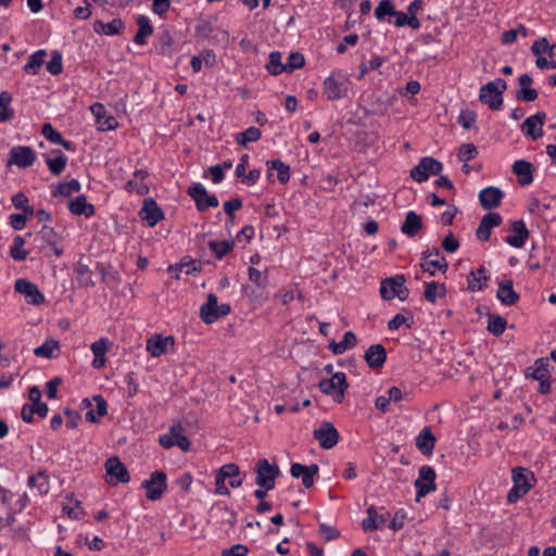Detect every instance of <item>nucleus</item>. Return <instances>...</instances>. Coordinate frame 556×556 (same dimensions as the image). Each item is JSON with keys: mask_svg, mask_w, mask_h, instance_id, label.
Here are the masks:
<instances>
[{"mask_svg": "<svg viewBox=\"0 0 556 556\" xmlns=\"http://www.w3.org/2000/svg\"><path fill=\"white\" fill-rule=\"evenodd\" d=\"M159 443L164 448L178 446L185 452H187L190 448V442L188 438L184 434V428L179 424L173 425L169 428L168 433L160 435Z\"/></svg>", "mask_w": 556, "mask_h": 556, "instance_id": "nucleus-10", "label": "nucleus"}, {"mask_svg": "<svg viewBox=\"0 0 556 556\" xmlns=\"http://www.w3.org/2000/svg\"><path fill=\"white\" fill-rule=\"evenodd\" d=\"M318 387L324 394L330 395L334 402L341 403L349 383L344 372H336L330 378L320 380Z\"/></svg>", "mask_w": 556, "mask_h": 556, "instance_id": "nucleus-4", "label": "nucleus"}, {"mask_svg": "<svg viewBox=\"0 0 556 556\" xmlns=\"http://www.w3.org/2000/svg\"><path fill=\"white\" fill-rule=\"evenodd\" d=\"M59 348L60 345L56 340H47L43 344L34 350V354L38 357L51 358L53 357V352L59 350Z\"/></svg>", "mask_w": 556, "mask_h": 556, "instance_id": "nucleus-52", "label": "nucleus"}, {"mask_svg": "<svg viewBox=\"0 0 556 556\" xmlns=\"http://www.w3.org/2000/svg\"><path fill=\"white\" fill-rule=\"evenodd\" d=\"M187 194L195 202V206L200 212H204L210 207L218 206V199L208 194L201 184H193L187 189Z\"/></svg>", "mask_w": 556, "mask_h": 556, "instance_id": "nucleus-11", "label": "nucleus"}, {"mask_svg": "<svg viewBox=\"0 0 556 556\" xmlns=\"http://www.w3.org/2000/svg\"><path fill=\"white\" fill-rule=\"evenodd\" d=\"M110 340L106 338H101L98 341H94L90 348L93 356H105L106 352L110 350Z\"/></svg>", "mask_w": 556, "mask_h": 556, "instance_id": "nucleus-62", "label": "nucleus"}, {"mask_svg": "<svg viewBox=\"0 0 556 556\" xmlns=\"http://www.w3.org/2000/svg\"><path fill=\"white\" fill-rule=\"evenodd\" d=\"M489 280L490 276L485 267L481 266L476 270H471L467 277L468 290L472 292L482 291Z\"/></svg>", "mask_w": 556, "mask_h": 556, "instance_id": "nucleus-32", "label": "nucleus"}, {"mask_svg": "<svg viewBox=\"0 0 556 556\" xmlns=\"http://www.w3.org/2000/svg\"><path fill=\"white\" fill-rule=\"evenodd\" d=\"M80 190V184L77 179H72L68 182H63L58 186V190L54 195H63L71 197L73 193H76Z\"/></svg>", "mask_w": 556, "mask_h": 556, "instance_id": "nucleus-56", "label": "nucleus"}, {"mask_svg": "<svg viewBox=\"0 0 556 556\" xmlns=\"http://www.w3.org/2000/svg\"><path fill=\"white\" fill-rule=\"evenodd\" d=\"M125 28V24L119 18H114L113 21L109 23H104L102 21H97L93 24V29L98 34H104L108 36L118 35L121 34Z\"/></svg>", "mask_w": 556, "mask_h": 556, "instance_id": "nucleus-38", "label": "nucleus"}, {"mask_svg": "<svg viewBox=\"0 0 556 556\" xmlns=\"http://www.w3.org/2000/svg\"><path fill=\"white\" fill-rule=\"evenodd\" d=\"M46 163L49 170L53 175L59 176L67 165V156L61 150H52L50 154L46 156Z\"/></svg>", "mask_w": 556, "mask_h": 556, "instance_id": "nucleus-33", "label": "nucleus"}, {"mask_svg": "<svg viewBox=\"0 0 556 556\" xmlns=\"http://www.w3.org/2000/svg\"><path fill=\"white\" fill-rule=\"evenodd\" d=\"M26 240L22 236H15L13 239V243L10 247V256L14 261H25L28 251L24 249Z\"/></svg>", "mask_w": 556, "mask_h": 556, "instance_id": "nucleus-45", "label": "nucleus"}, {"mask_svg": "<svg viewBox=\"0 0 556 556\" xmlns=\"http://www.w3.org/2000/svg\"><path fill=\"white\" fill-rule=\"evenodd\" d=\"M138 31L134 37V42L137 45H144L146 38L153 33V27L147 16H139L137 18Z\"/></svg>", "mask_w": 556, "mask_h": 556, "instance_id": "nucleus-40", "label": "nucleus"}, {"mask_svg": "<svg viewBox=\"0 0 556 556\" xmlns=\"http://www.w3.org/2000/svg\"><path fill=\"white\" fill-rule=\"evenodd\" d=\"M256 484L267 490L275 488V480L279 476L277 465H271L266 458L260 459L255 466Z\"/></svg>", "mask_w": 556, "mask_h": 556, "instance_id": "nucleus-9", "label": "nucleus"}, {"mask_svg": "<svg viewBox=\"0 0 556 556\" xmlns=\"http://www.w3.org/2000/svg\"><path fill=\"white\" fill-rule=\"evenodd\" d=\"M435 471L430 466H422L419 469V477L415 481L417 489L416 501L419 502L421 497L426 496L429 492L435 490Z\"/></svg>", "mask_w": 556, "mask_h": 556, "instance_id": "nucleus-14", "label": "nucleus"}, {"mask_svg": "<svg viewBox=\"0 0 556 556\" xmlns=\"http://www.w3.org/2000/svg\"><path fill=\"white\" fill-rule=\"evenodd\" d=\"M538 67H556V43L549 45L546 38H541L532 45Z\"/></svg>", "mask_w": 556, "mask_h": 556, "instance_id": "nucleus-5", "label": "nucleus"}, {"mask_svg": "<svg viewBox=\"0 0 556 556\" xmlns=\"http://www.w3.org/2000/svg\"><path fill=\"white\" fill-rule=\"evenodd\" d=\"M139 216L142 220L147 222L150 227L155 226L160 220L164 218L163 211L151 198L144 199L143 206L139 212Z\"/></svg>", "mask_w": 556, "mask_h": 556, "instance_id": "nucleus-21", "label": "nucleus"}, {"mask_svg": "<svg viewBox=\"0 0 556 556\" xmlns=\"http://www.w3.org/2000/svg\"><path fill=\"white\" fill-rule=\"evenodd\" d=\"M478 155V150L473 143L462 144L458 150V159L462 162L473 160Z\"/></svg>", "mask_w": 556, "mask_h": 556, "instance_id": "nucleus-61", "label": "nucleus"}, {"mask_svg": "<svg viewBox=\"0 0 556 556\" xmlns=\"http://www.w3.org/2000/svg\"><path fill=\"white\" fill-rule=\"evenodd\" d=\"M392 17H394V21H392V23L397 27H403L407 25L413 29L420 28V22L417 18V16H408L407 13L394 11Z\"/></svg>", "mask_w": 556, "mask_h": 556, "instance_id": "nucleus-46", "label": "nucleus"}, {"mask_svg": "<svg viewBox=\"0 0 556 556\" xmlns=\"http://www.w3.org/2000/svg\"><path fill=\"white\" fill-rule=\"evenodd\" d=\"M36 161V152L27 146L13 147L9 153V165H16L20 168L30 167Z\"/></svg>", "mask_w": 556, "mask_h": 556, "instance_id": "nucleus-15", "label": "nucleus"}, {"mask_svg": "<svg viewBox=\"0 0 556 556\" xmlns=\"http://www.w3.org/2000/svg\"><path fill=\"white\" fill-rule=\"evenodd\" d=\"M319 467L316 464L305 466L299 463L292 464L290 473L294 478H302L303 485L308 489L314 484V477L318 473Z\"/></svg>", "mask_w": 556, "mask_h": 556, "instance_id": "nucleus-23", "label": "nucleus"}, {"mask_svg": "<svg viewBox=\"0 0 556 556\" xmlns=\"http://www.w3.org/2000/svg\"><path fill=\"white\" fill-rule=\"evenodd\" d=\"M174 338L172 336L163 337L161 334H154L147 341V351L153 357H159L162 354L168 352L174 346Z\"/></svg>", "mask_w": 556, "mask_h": 556, "instance_id": "nucleus-19", "label": "nucleus"}, {"mask_svg": "<svg viewBox=\"0 0 556 556\" xmlns=\"http://www.w3.org/2000/svg\"><path fill=\"white\" fill-rule=\"evenodd\" d=\"M231 307L227 303L218 305L217 296L214 293H208L206 302L200 307L201 319L210 325L215 323L217 319L230 314Z\"/></svg>", "mask_w": 556, "mask_h": 556, "instance_id": "nucleus-3", "label": "nucleus"}, {"mask_svg": "<svg viewBox=\"0 0 556 556\" xmlns=\"http://www.w3.org/2000/svg\"><path fill=\"white\" fill-rule=\"evenodd\" d=\"M350 87L349 79L339 73H333L324 81V93L330 101L339 100L346 96Z\"/></svg>", "mask_w": 556, "mask_h": 556, "instance_id": "nucleus-6", "label": "nucleus"}, {"mask_svg": "<svg viewBox=\"0 0 556 556\" xmlns=\"http://www.w3.org/2000/svg\"><path fill=\"white\" fill-rule=\"evenodd\" d=\"M518 36H528V29L523 25H519L517 28L504 31L502 34V42L505 45L514 43L516 42Z\"/></svg>", "mask_w": 556, "mask_h": 556, "instance_id": "nucleus-54", "label": "nucleus"}, {"mask_svg": "<svg viewBox=\"0 0 556 556\" xmlns=\"http://www.w3.org/2000/svg\"><path fill=\"white\" fill-rule=\"evenodd\" d=\"M442 168L443 165L441 162L431 156H425L410 169V177L417 182H424L428 180L431 175H439Z\"/></svg>", "mask_w": 556, "mask_h": 556, "instance_id": "nucleus-8", "label": "nucleus"}, {"mask_svg": "<svg viewBox=\"0 0 556 556\" xmlns=\"http://www.w3.org/2000/svg\"><path fill=\"white\" fill-rule=\"evenodd\" d=\"M548 358L541 357L538 358L534 363L533 371H532V379L534 380H542V379H551V372L548 369Z\"/></svg>", "mask_w": 556, "mask_h": 556, "instance_id": "nucleus-47", "label": "nucleus"}, {"mask_svg": "<svg viewBox=\"0 0 556 556\" xmlns=\"http://www.w3.org/2000/svg\"><path fill=\"white\" fill-rule=\"evenodd\" d=\"M208 247L210 250L215 254V256L220 260L232 250L233 242H229L227 240L210 241Z\"/></svg>", "mask_w": 556, "mask_h": 556, "instance_id": "nucleus-51", "label": "nucleus"}, {"mask_svg": "<svg viewBox=\"0 0 556 556\" xmlns=\"http://www.w3.org/2000/svg\"><path fill=\"white\" fill-rule=\"evenodd\" d=\"M504 197L503 191L496 187H488L480 191L479 201L483 208L492 210L498 207Z\"/></svg>", "mask_w": 556, "mask_h": 556, "instance_id": "nucleus-26", "label": "nucleus"}, {"mask_svg": "<svg viewBox=\"0 0 556 556\" xmlns=\"http://www.w3.org/2000/svg\"><path fill=\"white\" fill-rule=\"evenodd\" d=\"M421 227V216L414 211H409L405 216V220L401 226V230L408 237H415L419 232Z\"/></svg>", "mask_w": 556, "mask_h": 556, "instance_id": "nucleus-37", "label": "nucleus"}, {"mask_svg": "<svg viewBox=\"0 0 556 556\" xmlns=\"http://www.w3.org/2000/svg\"><path fill=\"white\" fill-rule=\"evenodd\" d=\"M36 241H39V249H45L46 247H50L53 250V253L60 257L63 254V249L58 247L60 241L59 235L54 231L52 227L43 226L40 231L36 235Z\"/></svg>", "mask_w": 556, "mask_h": 556, "instance_id": "nucleus-18", "label": "nucleus"}, {"mask_svg": "<svg viewBox=\"0 0 556 556\" xmlns=\"http://www.w3.org/2000/svg\"><path fill=\"white\" fill-rule=\"evenodd\" d=\"M313 437L325 450L332 448L339 442V432L333 424L329 421H324L317 429H315Z\"/></svg>", "mask_w": 556, "mask_h": 556, "instance_id": "nucleus-13", "label": "nucleus"}, {"mask_svg": "<svg viewBox=\"0 0 556 556\" xmlns=\"http://www.w3.org/2000/svg\"><path fill=\"white\" fill-rule=\"evenodd\" d=\"M477 114L473 111H462L458 116V123L465 128L469 129L476 123Z\"/></svg>", "mask_w": 556, "mask_h": 556, "instance_id": "nucleus-64", "label": "nucleus"}, {"mask_svg": "<svg viewBox=\"0 0 556 556\" xmlns=\"http://www.w3.org/2000/svg\"><path fill=\"white\" fill-rule=\"evenodd\" d=\"M47 51L41 49L31 54L28 62L24 65L23 70H35L40 67L45 63Z\"/></svg>", "mask_w": 556, "mask_h": 556, "instance_id": "nucleus-59", "label": "nucleus"}, {"mask_svg": "<svg viewBox=\"0 0 556 556\" xmlns=\"http://www.w3.org/2000/svg\"><path fill=\"white\" fill-rule=\"evenodd\" d=\"M380 295L387 301H390L395 296L401 301L407 300L409 290L405 286V277L403 275H396L394 277L383 279L380 285Z\"/></svg>", "mask_w": 556, "mask_h": 556, "instance_id": "nucleus-2", "label": "nucleus"}, {"mask_svg": "<svg viewBox=\"0 0 556 556\" xmlns=\"http://www.w3.org/2000/svg\"><path fill=\"white\" fill-rule=\"evenodd\" d=\"M268 170L276 169L278 172V180L285 185L290 179V166L280 160H273L267 162Z\"/></svg>", "mask_w": 556, "mask_h": 556, "instance_id": "nucleus-48", "label": "nucleus"}, {"mask_svg": "<svg viewBox=\"0 0 556 556\" xmlns=\"http://www.w3.org/2000/svg\"><path fill=\"white\" fill-rule=\"evenodd\" d=\"M14 290L23 294L28 304L40 305L45 301V296L38 287L26 279H17L14 283Z\"/></svg>", "mask_w": 556, "mask_h": 556, "instance_id": "nucleus-17", "label": "nucleus"}, {"mask_svg": "<svg viewBox=\"0 0 556 556\" xmlns=\"http://www.w3.org/2000/svg\"><path fill=\"white\" fill-rule=\"evenodd\" d=\"M146 489V496L150 501H159L167 489L166 473L162 470H155L150 478L142 482Z\"/></svg>", "mask_w": 556, "mask_h": 556, "instance_id": "nucleus-7", "label": "nucleus"}, {"mask_svg": "<svg viewBox=\"0 0 556 556\" xmlns=\"http://www.w3.org/2000/svg\"><path fill=\"white\" fill-rule=\"evenodd\" d=\"M262 132L257 127L251 126L242 132L236 135L238 144L247 147L250 142H256L261 139Z\"/></svg>", "mask_w": 556, "mask_h": 556, "instance_id": "nucleus-44", "label": "nucleus"}, {"mask_svg": "<svg viewBox=\"0 0 556 556\" xmlns=\"http://www.w3.org/2000/svg\"><path fill=\"white\" fill-rule=\"evenodd\" d=\"M305 65V58L300 52H291L282 70H300Z\"/></svg>", "mask_w": 556, "mask_h": 556, "instance_id": "nucleus-58", "label": "nucleus"}, {"mask_svg": "<svg viewBox=\"0 0 556 556\" xmlns=\"http://www.w3.org/2000/svg\"><path fill=\"white\" fill-rule=\"evenodd\" d=\"M519 89L516 92V98L519 101L533 102L538 99V91L531 88L532 78L528 74H522L519 78Z\"/></svg>", "mask_w": 556, "mask_h": 556, "instance_id": "nucleus-29", "label": "nucleus"}, {"mask_svg": "<svg viewBox=\"0 0 556 556\" xmlns=\"http://www.w3.org/2000/svg\"><path fill=\"white\" fill-rule=\"evenodd\" d=\"M68 210L74 215H84L87 218L94 214V206L87 202L85 195H78L74 200L70 201Z\"/></svg>", "mask_w": 556, "mask_h": 556, "instance_id": "nucleus-36", "label": "nucleus"}, {"mask_svg": "<svg viewBox=\"0 0 556 556\" xmlns=\"http://www.w3.org/2000/svg\"><path fill=\"white\" fill-rule=\"evenodd\" d=\"M364 358L372 369L381 368L387 361V352L382 344L370 345L365 352Z\"/></svg>", "mask_w": 556, "mask_h": 556, "instance_id": "nucleus-27", "label": "nucleus"}, {"mask_svg": "<svg viewBox=\"0 0 556 556\" xmlns=\"http://www.w3.org/2000/svg\"><path fill=\"white\" fill-rule=\"evenodd\" d=\"M220 470H227L228 472H232V476H226V479L229 478V485L231 488H240L242 485V479L239 478L240 476V468L237 464L229 463L219 468Z\"/></svg>", "mask_w": 556, "mask_h": 556, "instance_id": "nucleus-55", "label": "nucleus"}, {"mask_svg": "<svg viewBox=\"0 0 556 556\" xmlns=\"http://www.w3.org/2000/svg\"><path fill=\"white\" fill-rule=\"evenodd\" d=\"M446 289L443 283L432 281L426 283L424 295L428 302L434 303L438 298H443Z\"/></svg>", "mask_w": 556, "mask_h": 556, "instance_id": "nucleus-43", "label": "nucleus"}, {"mask_svg": "<svg viewBox=\"0 0 556 556\" xmlns=\"http://www.w3.org/2000/svg\"><path fill=\"white\" fill-rule=\"evenodd\" d=\"M534 480V476L531 471L526 468L517 467L513 469V481L514 484L520 489H527L529 492L532 488L531 481Z\"/></svg>", "mask_w": 556, "mask_h": 556, "instance_id": "nucleus-39", "label": "nucleus"}, {"mask_svg": "<svg viewBox=\"0 0 556 556\" xmlns=\"http://www.w3.org/2000/svg\"><path fill=\"white\" fill-rule=\"evenodd\" d=\"M496 296L504 305H514L519 300V295L513 288V281L509 279L500 282Z\"/></svg>", "mask_w": 556, "mask_h": 556, "instance_id": "nucleus-35", "label": "nucleus"}, {"mask_svg": "<svg viewBox=\"0 0 556 556\" xmlns=\"http://www.w3.org/2000/svg\"><path fill=\"white\" fill-rule=\"evenodd\" d=\"M366 513L367 518H365L362 523L363 529L366 532L382 529L390 518L389 513L378 514L377 509L374 506L368 507Z\"/></svg>", "mask_w": 556, "mask_h": 556, "instance_id": "nucleus-25", "label": "nucleus"}, {"mask_svg": "<svg viewBox=\"0 0 556 556\" xmlns=\"http://www.w3.org/2000/svg\"><path fill=\"white\" fill-rule=\"evenodd\" d=\"M28 485L31 489H37L39 494H47L49 491L48 476L45 472L40 471L37 475L29 477Z\"/></svg>", "mask_w": 556, "mask_h": 556, "instance_id": "nucleus-49", "label": "nucleus"}, {"mask_svg": "<svg viewBox=\"0 0 556 556\" xmlns=\"http://www.w3.org/2000/svg\"><path fill=\"white\" fill-rule=\"evenodd\" d=\"M420 266L425 271L434 275L438 270H446L447 262L439 249L434 248L422 253Z\"/></svg>", "mask_w": 556, "mask_h": 556, "instance_id": "nucleus-16", "label": "nucleus"}, {"mask_svg": "<svg viewBox=\"0 0 556 556\" xmlns=\"http://www.w3.org/2000/svg\"><path fill=\"white\" fill-rule=\"evenodd\" d=\"M93 401L97 403V410L86 413V420L92 424L98 422L108 413V403L101 395L93 396Z\"/></svg>", "mask_w": 556, "mask_h": 556, "instance_id": "nucleus-42", "label": "nucleus"}, {"mask_svg": "<svg viewBox=\"0 0 556 556\" xmlns=\"http://www.w3.org/2000/svg\"><path fill=\"white\" fill-rule=\"evenodd\" d=\"M92 115L97 119L98 129L101 131L113 130L117 127V121L114 116L108 115L106 109L101 103H93L90 106Z\"/></svg>", "mask_w": 556, "mask_h": 556, "instance_id": "nucleus-20", "label": "nucleus"}, {"mask_svg": "<svg viewBox=\"0 0 556 556\" xmlns=\"http://www.w3.org/2000/svg\"><path fill=\"white\" fill-rule=\"evenodd\" d=\"M513 172L522 186L530 185L533 181L532 164L525 160H518L513 165Z\"/></svg>", "mask_w": 556, "mask_h": 556, "instance_id": "nucleus-34", "label": "nucleus"}, {"mask_svg": "<svg viewBox=\"0 0 556 556\" xmlns=\"http://www.w3.org/2000/svg\"><path fill=\"white\" fill-rule=\"evenodd\" d=\"M506 319L498 315L489 316L488 330L496 337L503 334L506 329Z\"/></svg>", "mask_w": 556, "mask_h": 556, "instance_id": "nucleus-50", "label": "nucleus"}, {"mask_svg": "<svg viewBox=\"0 0 556 556\" xmlns=\"http://www.w3.org/2000/svg\"><path fill=\"white\" fill-rule=\"evenodd\" d=\"M357 342L356 336L352 331H348L344 333L342 340L340 342L330 343L329 348L334 354H342L348 349L353 348Z\"/></svg>", "mask_w": 556, "mask_h": 556, "instance_id": "nucleus-41", "label": "nucleus"}, {"mask_svg": "<svg viewBox=\"0 0 556 556\" xmlns=\"http://www.w3.org/2000/svg\"><path fill=\"white\" fill-rule=\"evenodd\" d=\"M41 134L45 136L47 140H49L52 143L58 144L62 141V135L58 130L53 128V126L49 123L43 124Z\"/></svg>", "mask_w": 556, "mask_h": 556, "instance_id": "nucleus-63", "label": "nucleus"}, {"mask_svg": "<svg viewBox=\"0 0 556 556\" xmlns=\"http://www.w3.org/2000/svg\"><path fill=\"white\" fill-rule=\"evenodd\" d=\"M248 273H249L250 281H252L258 288H265L267 286L268 277L265 273H263L254 267H249Z\"/></svg>", "mask_w": 556, "mask_h": 556, "instance_id": "nucleus-60", "label": "nucleus"}, {"mask_svg": "<svg viewBox=\"0 0 556 556\" xmlns=\"http://www.w3.org/2000/svg\"><path fill=\"white\" fill-rule=\"evenodd\" d=\"M149 173L146 169H138L134 173V178L128 180L124 187L127 192H136L139 195H144L149 192V187L144 184Z\"/></svg>", "mask_w": 556, "mask_h": 556, "instance_id": "nucleus-30", "label": "nucleus"}, {"mask_svg": "<svg viewBox=\"0 0 556 556\" xmlns=\"http://www.w3.org/2000/svg\"><path fill=\"white\" fill-rule=\"evenodd\" d=\"M394 7L391 0H382L375 9V16L377 20L382 21L389 16V23H392L391 17L394 14Z\"/></svg>", "mask_w": 556, "mask_h": 556, "instance_id": "nucleus-53", "label": "nucleus"}, {"mask_svg": "<svg viewBox=\"0 0 556 556\" xmlns=\"http://www.w3.org/2000/svg\"><path fill=\"white\" fill-rule=\"evenodd\" d=\"M226 476H232V472L225 470H218L215 477V492L219 495H229V489L225 484Z\"/></svg>", "mask_w": 556, "mask_h": 556, "instance_id": "nucleus-57", "label": "nucleus"}, {"mask_svg": "<svg viewBox=\"0 0 556 556\" xmlns=\"http://www.w3.org/2000/svg\"><path fill=\"white\" fill-rule=\"evenodd\" d=\"M437 439L429 427H425L416 438L417 448L426 456L433 453Z\"/></svg>", "mask_w": 556, "mask_h": 556, "instance_id": "nucleus-31", "label": "nucleus"}, {"mask_svg": "<svg viewBox=\"0 0 556 556\" xmlns=\"http://www.w3.org/2000/svg\"><path fill=\"white\" fill-rule=\"evenodd\" d=\"M513 236H508L505 241L513 248H522L529 238V230L523 220H515L511 224Z\"/></svg>", "mask_w": 556, "mask_h": 556, "instance_id": "nucleus-28", "label": "nucleus"}, {"mask_svg": "<svg viewBox=\"0 0 556 556\" xmlns=\"http://www.w3.org/2000/svg\"><path fill=\"white\" fill-rule=\"evenodd\" d=\"M502 224V216L498 213L490 212L484 215L476 230V236L480 241H488L491 237V230Z\"/></svg>", "mask_w": 556, "mask_h": 556, "instance_id": "nucleus-24", "label": "nucleus"}, {"mask_svg": "<svg viewBox=\"0 0 556 556\" xmlns=\"http://www.w3.org/2000/svg\"><path fill=\"white\" fill-rule=\"evenodd\" d=\"M546 115L544 112H538L536 114L528 117L521 124V130L526 136L531 137L533 140L540 138L543 135L542 127Z\"/></svg>", "mask_w": 556, "mask_h": 556, "instance_id": "nucleus-22", "label": "nucleus"}, {"mask_svg": "<svg viewBox=\"0 0 556 556\" xmlns=\"http://www.w3.org/2000/svg\"><path fill=\"white\" fill-rule=\"evenodd\" d=\"M106 471V482L115 485L117 483H127L130 480L129 472L118 457H110L104 464Z\"/></svg>", "mask_w": 556, "mask_h": 556, "instance_id": "nucleus-12", "label": "nucleus"}, {"mask_svg": "<svg viewBox=\"0 0 556 556\" xmlns=\"http://www.w3.org/2000/svg\"><path fill=\"white\" fill-rule=\"evenodd\" d=\"M506 81L502 78H497L481 87L479 99L492 111H497L503 105V92L506 90Z\"/></svg>", "mask_w": 556, "mask_h": 556, "instance_id": "nucleus-1", "label": "nucleus"}]
</instances>
